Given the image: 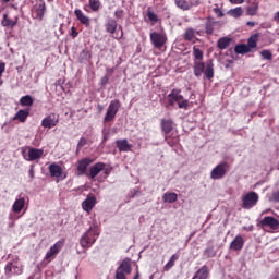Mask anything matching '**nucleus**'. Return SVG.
<instances>
[{"mask_svg": "<svg viewBox=\"0 0 279 279\" xmlns=\"http://www.w3.org/2000/svg\"><path fill=\"white\" fill-rule=\"evenodd\" d=\"M181 93L182 89H172L171 93L168 95V104L170 106H175V104H178L180 109L189 110V100L184 99V96H182Z\"/></svg>", "mask_w": 279, "mask_h": 279, "instance_id": "1", "label": "nucleus"}, {"mask_svg": "<svg viewBox=\"0 0 279 279\" xmlns=\"http://www.w3.org/2000/svg\"><path fill=\"white\" fill-rule=\"evenodd\" d=\"M120 108H121V101H119V99L112 100L109 104V107L105 114L104 123H110V121H114L117 117V112H119Z\"/></svg>", "mask_w": 279, "mask_h": 279, "instance_id": "2", "label": "nucleus"}, {"mask_svg": "<svg viewBox=\"0 0 279 279\" xmlns=\"http://www.w3.org/2000/svg\"><path fill=\"white\" fill-rule=\"evenodd\" d=\"M62 247H64V240H59L46 253L44 260L46 263H51L52 260H56V256H58V254L62 252Z\"/></svg>", "mask_w": 279, "mask_h": 279, "instance_id": "3", "label": "nucleus"}, {"mask_svg": "<svg viewBox=\"0 0 279 279\" xmlns=\"http://www.w3.org/2000/svg\"><path fill=\"white\" fill-rule=\"evenodd\" d=\"M230 169V163L223 161L217 165L210 172L211 180H221L226 178V173H228Z\"/></svg>", "mask_w": 279, "mask_h": 279, "instance_id": "4", "label": "nucleus"}, {"mask_svg": "<svg viewBox=\"0 0 279 279\" xmlns=\"http://www.w3.org/2000/svg\"><path fill=\"white\" fill-rule=\"evenodd\" d=\"M258 193L256 192H248L242 197V208L245 210H251V208H254L256 204H258Z\"/></svg>", "mask_w": 279, "mask_h": 279, "instance_id": "5", "label": "nucleus"}, {"mask_svg": "<svg viewBox=\"0 0 279 279\" xmlns=\"http://www.w3.org/2000/svg\"><path fill=\"white\" fill-rule=\"evenodd\" d=\"M95 241H97V234H95V231L89 229L82 235L80 240L81 247H83L84 250H89V247H93V245L95 244Z\"/></svg>", "mask_w": 279, "mask_h": 279, "instance_id": "6", "label": "nucleus"}, {"mask_svg": "<svg viewBox=\"0 0 279 279\" xmlns=\"http://www.w3.org/2000/svg\"><path fill=\"white\" fill-rule=\"evenodd\" d=\"M45 12H47V3H45V0H38L32 9V16L37 21H43Z\"/></svg>", "mask_w": 279, "mask_h": 279, "instance_id": "7", "label": "nucleus"}, {"mask_svg": "<svg viewBox=\"0 0 279 279\" xmlns=\"http://www.w3.org/2000/svg\"><path fill=\"white\" fill-rule=\"evenodd\" d=\"M60 123V116L58 113H49L46 118L41 120V128H47L51 130V128H56Z\"/></svg>", "mask_w": 279, "mask_h": 279, "instance_id": "8", "label": "nucleus"}, {"mask_svg": "<svg viewBox=\"0 0 279 279\" xmlns=\"http://www.w3.org/2000/svg\"><path fill=\"white\" fill-rule=\"evenodd\" d=\"M150 43L156 47V49H162L167 43V36L154 32L150 34Z\"/></svg>", "mask_w": 279, "mask_h": 279, "instance_id": "9", "label": "nucleus"}, {"mask_svg": "<svg viewBox=\"0 0 279 279\" xmlns=\"http://www.w3.org/2000/svg\"><path fill=\"white\" fill-rule=\"evenodd\" d=\"M174 3L180 10L186 11L191 10V8H196L199 5L201 0H174Z\"/></svg>", "mask_w": 279, "mask_h": 279, "instance_id": "10", "label": "nucleus"}, {"mask_svg": "<svg viewBox=\"0 0 279 279\" xmlns=\"http://www.w3.org/2000/svg\"><path fill=\"white\" fill-rule=\"evenodd\" d=\"M94 160L86 157V158H83L81 160H78L77 162V175H84L86 173V171L88 170V167H90V165H93Z\"/></svg>", "mask_w": 279, "mask_h": 279, "instance_id": "11", "label": "nucleus"}, {"mask_svg": "<svg viewBox=\"0 0 279 279\" xmlns=\"http://www.w3.org/2000/svg\"><path fill=\"white\" fill-rule=\"evenodd\" d=\"M260 226H263V228H270L271 230H278L279 221L272 216H266L264 219L260 220Z\"/></svg>", "mask_w": 279, "mask_h": 279, "instance_id": "12", "label": "nucleus"}, {"mask_svg": "<svg viewBox=\"0 0 279 279\" xmlns=\"http://www.w3.org/2000/svg\"><path fill=\"white\" fill-rule=\"evenodd\" d=\"M4 271H5L7 276H12V274L14 276H21V274H23V267L14 264L12 262H9L5 265Z\"/></svg>", "mask_w": 279, "mask_h": 279, "instance_id": "13", "label": "nucleus"}, {"mask_svg": "<svg viewBox=\"0 0 279 279\" xmlns=\"http://www.w3.org/2000/svg\"><path fill=\"white\" fill-rule=\"evenodd\" d=\"M243 245H245V240L243 239V235L239 234L230 243L229 248L233 252H241V250H243Z\"/></svg>", "mask_w": 279, "mask_h": 279, "instance_id": "14", "label": "nucleus"}, {"mask_svg": "<svg viewBox=\"0 0 279 279\" xmlns=\"http://www.w3.org/2000/svg\"><path fill=\"white\" fill-rule=\"evenodd\" d=\"M43 154H45L44 149L31 147L28 148V158H26V160H28L29 162H33L34 160H40V158H43Z\"/></svg>", "mask_w": 279, "mask_h": 279, "instance_id": "15", "label": "nucleus"}, {"mask_svg": "<svg viewBox=\"0 0 279 279\" xmlns=\"http://www.w3.org/2000/svg\"><path fill=\"white\" fill-rule=\"evenodd\" d=\"M203 73L206 80H213V77H215V63L213 62V59L205 63V70Z\"/></svg>", "mask_w": 279, "mask_h": 279, "instance_id": "16", "label": "nucleus"}, {"mask_svg": "<svg viewBox=\"0 0 279 279\" xmlns=\"http://www.w3.org/2000/svg\"><path fill=\"white\" fill-rule=\"evenodd\" d=\"M104 169H106V163L104 162H97L95 163L93 167H90L89 169V178L92 180H95V177H97L98 174L101 173V171H104Z\"/></svg>", "mask_w": 279, "mask_h": 279, "instance_id": "17", "label": "nucleus"}, {"mask_svg": "<svg viewBox=\"0 0 279 279\" xmlns=\"http://www.w3.org/2000/svg\"><path fill=\"white\" fill-rule=\"evenodd\" d=\"M95 204H97V197L89 196L82 203V208L85 213H90L95 208Z\"/></svg>", "mask_w": 279, "mask_h": 279, "instance_id": "18", "label": "nucleus"}, {"mask_svg": "<svg viewBox=\"0 0 279 279\" xmlns=\"http://www.w3.org/2000/svg\"><path fill=\"white\" fill-rule=\"evenodd\" d=\"M74 14L82 25H85V27H90V17L86 16L82 10L76 9Z\"/></svg>", "mask_w": 279, "mask_h": 279, "instance_id": "19", "label": "nucleus"}, {"mask_svg": "<svg viewBox=\"0 0 279 279\" xmlns=\"http://www.w3.org/2000/svg\"><path fill=\"white\" fill-rule=\"evenodd\" d=\"M208 278H210V269H208V266H203L194 274L192 279H208Z\"/></svg>", "mask_w": 279, "mask_h": 279, "instance_id": "20", "label": "nucleus"}, {"mask_svg": "<svg viewBox=\"0 0 279 279\" xmlns=\"http://www.w3.org/2000/svg\"><path fill=\"white\" fill-rule=\"evenodd\" d=\"M27 117H29V110L21 109L13 117V121H19L20 123H25L27 121Z\"/></svg>", "mask_w": 279, "mask_h": 279, "instance_id": "21", "label": "nucleus"}, {"mask_svg": "<svg viewBox=\"0 0 279 279\" xmlns=\"http://www.w3.org/2000/svg\"><path fill=\"white\" fill-rule=\"evenodd\" d=\"M116 145H117L119 151H124V153L132 151V144H129L128 140H125V138L117 140Z\"/></svg>", "mask_w": 279, "mask_h": 279, "instance_id": "22", "label": "nucleus"}, {"mask_svg": "<svg viewBox=\"0 0 279 279\" xmlns=\"http://www.w3.org/2000/svg\"><path fill=\"white\" fill-rule=\"evenodd\" d=\"M117 27H119V24L117 23V20L114 19H108L105 24V29L108 32V34H116Z\"/></svg>", "mask_w": 279, "mask_h": 279, "instance_id": "23", "label": "nucleus"}, {"mask_svg": "<svg viewBox=\"0 0 279 279\" xmlns=\"http://www.w3.org/2000/svg\"><path fill=\"white\" fill-rule=\"evenodd\" d=\"M193 69L195 77H202V74L206 69V63H204V61H194Z\"/></svg>", "mask_w": 279, "mask_h": 279, "instance_id": "24", "label": "nucleus"}, {"mask_svg": "<svg viewBox=\"0 0 279 279\" xmlns=\"http://www.w3.org/2000/svg\"><path fill=\"white\" fill-rule=\"evenodd\" d=\"M258 38H260V33H255V34L251 35V37L247 40V45H246V47H248L250 51H252V49H256V47H258Z\"/></svg>", "mask_w": 279, "mask_h": 279, "instance_id": "25", "label": "nucleus"}, {"mask_svg": "<svg viewBox=\"0 0 279 279\" xmlns=\"http://www.w3.org/2000/svg\"><path fill=\"white\" fill-rule=\"evenodd\" d=\"M48 169L51 178H60L62 175V167L58 163H51Z\"/></svg>", "mask_w": 279, "mask_h": 279, "instance_id": "26", "label": "nucleus"}, {"mask_svg": "<svg viewBox=\"0 0 279 279\" xmlns=\"http://www.w3.org/2000/svg\"><path fill=\"white\" fill-rule=\"evenodd\" d=\"M16 23H19V17L12 20L10 16H8V14H4L1 21L2 27H16Z\"/></svg>", "mask_w": 279, "mask_h": 279, "instance_id": "27", "label": "nucleus"}, {"mask_svg": "<svg viewBox=\"0 0 279 279\" xmlns=\"http://www.w3.org/2000/svg\"><path fill=\"white\" fill-rule=\"evenodd\" d=\"M161 130L165 134H171V132H173V120H161Z\"/></svg>", "mask_w": 279, "mask_h": 279, "instance_id": "28", "label": "nucleus"}, {"mask_svg": "<svg viewBox=\"0 0 279 279\" xmlns=\"http://www.w3.org/2000/svg\"><path fill=\"white\" fill-rule=\"evenodd\" d=\"M197 35L199 36V32L195 31V28H186L183 38L189 43H193V39L196 38Z\"/></svg>", "mask_w": 279, "mask_h": 279, "instance_id": "29", "label": "nucleus"}, {"mask_svg": "<svg viewBox=\"0 0 279 279\" xmlns=\"http://www.w3.org/2000/svg\"><path fill=\"white\" fill-rule=\"evenodd\" d=\"M25 208V197H20L15 199L12 205V210L16 214L21 213Z\"/></svg>", "mask_w": 279, "mask_h": 279, "instance_id": "30", "label": "nucleus"}, {"mask_svg": "<svg viewBox=\"0 0 279 279\" xmlns=\"http://www.w3.org/2000/svg\"><path fill=\"white\" fill-rule=\"evenodd\" d=\"M118 271H121L122 274H132V264L130 263V259H124L118 267Z\"/></svg>", "mask_w": 279, "mask_h": 279, "instance_id": "31", "label": "nucleus"}, {"mask_svg": "<svg viewBox=\"0 0 279 279\" xmlns=\"http://www.w3.org/2000/svg\"><path fill=\"white\" fill-rule=\"evenodd\" d=\"M230 43H232V38L221 37L217 41V47L220 49V51H223V49H228V47H230Z\"/></svg>", "mask_w": 279, "mask_h": 279, "instance_id": "32", "label": "nucleus"}, {"mask_svg": "<svg viewBox=\"0 0 279 279\" xmlns=\"http://www.w3.org/2000/svg\"><path fill=\"white\" fill-rule=\"evenodd\" d=\"M93 58V54L89 52L88 49H83L78 56V62L84 64V62H88Z\"/></svg>", "mask_w": 279, "mask_h": 279, "instance_id": "33", "label": "nucleus"}, {"mask_svg": "<svg viewBox=\"0 0 279 279\" xmlns=\"http://www.w3.org/2000/svg\"><path fill=\"white\" fill-rule=\"evenodd\" d=\"M162 199L167 204H175V202H178V194L174 192L165 193Z\"/></svg>", "mask_w": 279, "mask_h": 279, "instance_id": "34", "label": "nucleus"}, {"mask_svg": "<svg viewBox=\"0 0 279 279\" xmlns=\"http://www.w3.org/2000/svg\"><path fill=\"white\" fill-rule=\"evenodd\" d=\"M180 258V255L173 254L169 262L163 266V271H170L175 266V260Z\"/></svg>", "mask_w": 279, "mask_h": 279, "instance_id": "35", "label": "nucleus"}, {"mask_svg": "<svg viewBox=\"0 0 279 279\" xmlns=\"http://www.w3.org/2000/svg\"><path fill=\"white\" fill-rule=\"evenodd\" d=\"M258 2H253L246 8V16H256L258 14Z\"/></svg>", "mask_w": 279, "mask_h": 279, "instance_id": "36", "label": "nucleus"}, {"mask_svg": "<svg viewBox=\"0 0 279 279\" xmlns=\"http://www.w3.org/2000/svg\"><path fill=\"white\" fill-rule=\"evenodd\" d=\"M228 16H232V19H241V15L243 14V8L236 7L234 9H230L227 12Z\"/></svg>", "mask_w": 279, "mask_h": 279, "instance_id": "37", "label": "nucleus"}, {"mask_svg": "<svg viewBox=\"0 0 279 279\" xmlns=\"http://www.w3.org/2000/svg\"><path fill=\"white\" fill-rule=\"evenodd\" d=\"M20 104L23 107L31 108V106H34V98H32L29 95L23 96L20 99Z\"/></svg>", "mask_w": 279, "mask_h": 279, "instance_id": "38", "label": "nucleus"}, {"mask_svg": "<svg viewBox=\"0 0 279 279\" xmlns=\"http://www.w3.org/2000/svg\"><path fill=\"white\" fill-rule=\"evenodd\" d=\"M215 25H217V22L208 20L205 23V32H206V34H208L209 36H213V34L215 32Z\"/></svg>", "mask_w": 279, "mask_h": 279, "instance_id": "39", "label": "nucleus"}, {"mask_svg": "<svg viewBox=\"0 0 279 279\" xmlns=\"http://www.w3.org/2000/svg\"><path fill=\"white\" fill-rule=\"evenodd\" d=\"M234 51H235V53H239V54H245V53H250L251 50L247 45L240 44V45L235 46Z\"/></svg>", "mask_w": 279, "mask_h": 279, "instance_id": "40", "label": "nucleus"}, {"mask_svg": "<svg viewBox=\"0 0 279 279\" xmlns=\"http://www.w3.org/2000/svg\"><path fill=\"white\" fill-rule=\"evenodd\" d=\"M193 56H194L196 62H202V60H204V51H202V49L197 48V46L193 47Z\"/></svg>", "mask_w": 279, "mask_h": 279, "instance_id": "41", "label": "nucleus"}, {"mask_svg": "<svg viewBox=\"0 0 279 279\" xmlns=\"http://www.w3.org/2000/svg\"><path fill=\"white\" fill-rule=\"evenodd\" d=\"M89 8L93 12H99L101 2L99 0H89Z\"/></svg>", "mask_w": 279, "mask_h": 279, "instance_id": "42", "label": "nucleus"}, {"mask_svg": "<svg viewBox=\"0 0 279 279\" xmlns=\"http://www.w3.org/2000/svg\"><path fill=\"white\" fill-rule=\"evenodd\" d=\"M165 141L170 147H175V145H178V143L180 142V138L166 135Z\"/></svg>", "mask_w": 279, "mask_h": 279, "instance_id": "43", "label": "nucleus"}, {"mask_svg": "<svg viewBox=\"0 0 279 279\" xmlns=\"http://www.w3.org/2000/svg\"><path fill=\"white\" fill-rule=\"evenodd\" d=\"M260 56L264 60H272L274 54H271L270 50H262Z\"/></svg>", "mask_w": 279, "mask_h": 279, "instance_id": "44", "label": "nucleus"}, {"mask_svg": "<svg viewBox=\"0 0 279 279\" xmlns=\"http://www.w3.org/2000/svg\"><path fill=\"white\" fill-rule=\"evenodd\" d=\"M147 17L151 23H158V15L153 11H147Z\"/></svg>", "mask_w": 279, "mask_h": 279, "instance_id": "45", "label": "nucleus"}, {"mask_svg": "<svg viewBox=\"0 0 279 279\" xmlns=\"http://www.w3.org/2000/svg\"><path fill=\"white\" fill-rule=\"evenodd\" d=\"M88 143V141L85 137H82L76 146V151H81L82 147H84V145H86Z\"/></svg>", "mask_w": 279, "mask_h": 279, "instance_id": "46", "label": "nucleus"}, {"mask_svg": "<svg viewBox=\"0 0 279 279\" xmlns=\"http://www.w3.org/2000/svg\"><path fill=\"white\" fill-rule=\"evenodd\" d=\"M214 12L217 14L218 19H222L223 11H221V9H219V7L214 8Z\"/></svg>", "mask_w": 279, "mask_h": 279, "instance_id": "47", "label": "nucleus"}, {"mask_svg": "<svg viewBox=\"0 0 279 279\" xmlns=\"http://www.w3.org/2000/svg\"><path fill=\"white\" fill-rule=\"evenodd\" d=\"M116 279H128V278L125 277V272H121L119 269H117Z\"/></svg>", "mask_w": 279, "mask_h": 279, "instance_id": "48", "label": "nucleus"}, {"mask_svg": "<svg viewBox=\"0 0 279 279\" xmlns=\"http://www.w3.org/2000/svg\"><path fill=\"white\" fill-rule=\"evenodd\" d=\"M80 35V33L77 32V29L73 26L71 28V36L72 38H77V36Z\"/></svg>", "mask_w": 279, "mask_h": 279, "instance_id": "49", "label": "nucleus"}, {"mask_svg": "<svg viewBox=\"0 0 279 279\" xmlns=\"http://www.w3.org/2000/svg\"><path fill=\"white\" fill-rule=\"evenodd\" d=\"M232 5H241L242 3H245V0H229Z\"/></svg>", "mask_w": 279, "mask_h": 279, "instance_id": "50", "label": "nucleus"}, {"mask_svg": "<svg viewBox=\"0 0 279 279\" xmlns=\"http://www.w3.org/2000/svg\"><path fill=\"white\" fill-rule=\"evenodd\" d=\"M272 201L279 203V190L272 193Z\"/></svg>", "mask_w": 279, "mask_h": 279, "instance_id": "51", "label": "nucleus"}, {"mask_svg": "<svg viewBox=\"0 0 279 279\" xmlns=\"http://www.w3.org/2000/svg\"><path fill=\"white\" fill-rule=\"evenodd\" d=\"M120 31H121L120 35L117 34L116 36H113V38H116V40H121V38H123V28L121 26H120Z\"/></svg>", "mask_w": 279, "mask_h": 279, "instance_id": "52", "label": "nucleus"}, {"mask_svg": "<svg viewBox=\"0 0 279 279\" xmlns=\"http://www.w3.org/2000/svg\"><path fill=\"white\" fill-rule=\"evenodd\" d=\"M5 72V63H0V77L3 75Z\"/></svg>", "mask_w": 279, "mask_h": 279, "instance_id": "53", "label": "nucleus"}, {"mask_svg": "<svg viewBox=\"0 0 279 279\" xmlns=\"http://www.w3.org/2000/svg\"><path fill=\"white\" fill-rule=\"evenodd\" d=\"M274 21H275L276 23H279V11L275 13V15H274Z\"/></svg>", "mask_w": 279, "mask_h": 279, "instance_id": "54", "label": "nucleus"}, {"mask_svg": "<svg viewBox=\"0 0 279 279\" xmlns=\"http://www.w3.org/2000/svg\"><path fill=\"white\" fill-rule=\"evenodd\" d=\"M97 110L99 113H102L104 112V106L102 105H98L97 106Z\"/></svg>", "mask_w": 279, "mask_h": 279, "instance_id": "55", "label": "nucleus"}, {"mask_svg": "<svg viewBox=\"0 0 279 279\" xmlns=\"http://www.w3.org/2000/svg\"><path fill=\"white\" fill-rule=\"evenodd\" d=\"M246 25H247L248 27H254V25H256V23H255V22H252V21H248V22H246Z\"/></svg>", "mask_w": 279, "mask_h": 279, "instance_id": "56", "label": "nucleus"}, {"mask_svg": "<svg viewBox=\"0 0 279 279\" xmlns=\"http://www.w3.org/2000/svg\"><path fill=\"white\" fill-rule=\"evenodd\" d=\"M29 177H31L32 180H34V169L29 170Z\"/></svg>", "mask_w": 279, "mask_h": 279, "instance_id": "57", "label": "nucleus"}, {"mask_svg": "<svg viewBox=\"0 0 279 279\" xmlns=\"http://www.w3.org/2000/svg\"><path fill=\"white\" fill-rule=\"evenodd\" d=\"M107 73H114V69H112V68H107Z\"/></svg>", "mask_w": 279, "mask_h": 279, "instance_id": "58", "label": "nucleus"}, {"mask_svg": "<svg viewBox=\"0 0 279 279\" xmlns=\"http://www.w3.org/2000/svg\"><path fill=\"white\" fill-rule=\"evenodd\" d=\"M140 278H141V274L137 271L133 279H140Z\"/></svg>", "mask_w": 279, "mask_h": 279, "instance_id": "59", "label": "nucleus"}, {"mask_svg": "<svg viewBox=\"0 0 279 279\" xmlns=\"http://www.w3.org/2000/svg\"><path fill=\"white\" fill-rule=\"evenodd\" d=\"M102 82L106 84V82H108V77H104Z\"/></svg>", "mask_w": 279, "mask_h": 279, "instance_id": "60", "label": "nucleus"}, {"mask_svg": "<svg viewBox=\"0 0 279 279\" xmlns=\"http://www.w3.org/2000/svg\"><path fill=\"white\" fill-rule=\"evenodd\" d=\"M271 279H279V276L275 275L274 277H271Z\"/></svg>", "mask_w": 279, "mask_h": 279, "instance_id": "61", "label": "nucleus"}, {"mask_svg": "<svg viewBox=\"0 0 279 279\" xmlns=\"http://www.w3.org/2000/svg\"><path fill=\"white\" fill-rule=\"evenodd\" d=\"M2 3H10V0H2Z\"/></svg>", "mask_w": 279, "mask_h": 279, "instance_id": "62", "label": "nucleus"}, {"mask_svg": "<svg viewBox=\"0 0 279 279\" xmlns=\"http://www.w3.org/2000/svg\"><path fill=\"white\" fill-rule=\"evenodd\" d=\"M105 174H106V175H109V174H110V171L106 170V171H105Z\"/></svg>", "mask_w": 279, "mask_h": 279, "instance_id": "63", "label": "nucleus"}, {"mask_svg": "<svg viewBox=\"0 0 279 279\" xmlns=\"http://www.w3.org/2000/svg\"><path fill=\"white\" fill-rule=\"evenodd\" d=\"M49 2L53 1V0H48Z\"/></svg>", "mask_w": 279, "mask_h": 279, "instance_id": "64", "label": "nucleus"}]
</instances>
